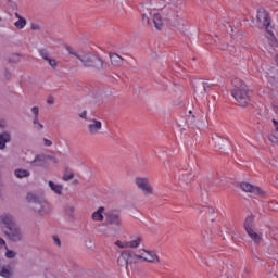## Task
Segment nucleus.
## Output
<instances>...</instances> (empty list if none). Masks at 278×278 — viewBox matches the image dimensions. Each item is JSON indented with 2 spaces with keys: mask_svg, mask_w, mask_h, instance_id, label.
Segmentation results:
<instances>
[{
  "mask_svg": "<svg viewBox=\"0 0 278 278\" xmlns=\"http://www.w3.org/2000/svg\"><path fill=\"white\" fill-rule=\"evenodd\" d=\"M30 112H31V114H33V118H39V116H40V108H38V106H33L31 109H30Z\"/></svg>",
  "mask_w": 278,
  "mask_h": 278,
  "instance_id": "473e14b6",
  "label": "nucleus"
},
{
  "mask_svg": "<svg viewBox=\"0 0 278 278\" xmlns=\"http://www.w3.org/2000/svg\"><path fill=\"white\" fill-rule=\"evenodd\" d=\"M43 147H53L51 139L43 138Z\"/></svg>",
  "mask_w": 278,
  "mask_h": 278,
  "instance_id": "4c0bfd02",
  "label": "nucleus"
},
{
  "mask_svg": "<svg viewBox=\"0 0 278 278\" xmlns=\"http://www.w3.org/2000/svg\"><path fill=\"white\" fill-rule=\"evenodd\" d=\"M67 52L71 54V55H74L75 58H77V55H79L81 52H75V50H73V48L71 47H67Z\"/></svg>",
  "mask_w": 278,
  "mask_h": 278,
  "instance_id": "e433bc0d",
  "label": "nucleus"
},
{
  "mask_svg": "<svg viewBox=\"0 0 278 278\" xmlns=\"http://www.w3.org/2000/svg\"><path fill=\"white\" fill-rule=\"evenodd\" d=\"M4 236H7L10 242H21V240H23V230H21V227L15 224L4 231Z\"/></svg>",
  "mask_w": 278,
  "mask_h": 278,
  "instance_id": "39448f33",
  "label": "nucleus"
},
{
  "mask_svg": "<svg viewBox=\"0 0 278 278\" xmlns=\"http://www.w3.org/2000/svg\"><path fill=\"white\" fill-rule=\"evenodd\" d=\"M118 266L123 268H127L129 264H131V258L129 256V251H123L117 258Z\"/></svg>",
  "mask_w": 278,
  "mask_h": 278,
  "instance_id": "ddd939ff",
  "label": "nucleus"
},
{
  "mask_svg": "<svg viewBox=\"0 0 278 278\" xmlns=\"http://www.w3.org/2000/svg\"><path fill=\"white\" fill-rule=\"evenodd\" d=\"M144 10H149V7H143L142 23L143 25H149V23H151V20L149 18V14L146 13Z\"/></svg>",
  "mask_w": 278,
  "mask_h": 278,
  "instance_id": "c756f323",
  "label": "nucleus"
},
{
  "mask_svg": "<svg viewBox=\"0 0 278 278\" xmlns=\"http://www.w3.org/2000/svg\"><path fill=\"white\" fill-rule=\"evenodd\" d=\"M87 131L89 136H101V131H103V123L96 118L90 119L87 125Z\"/></svg>",
  "mask_w": 278,
  "mask_h": 278,
  "instance_id": "0eeeda50",
  "label": "nucleus"
},
{
  "mask_svg": "<svg viewBox=\"0 0 278 278\" xmlns=\"http://www.w3.org/2000/svg\"><path fill=\"white\" fill-rule=\"evenodd\" d=\"M115 247H118V249H129V241L117 240L115 241Z\"/></svg>",
  "mask_w": 278,
  "mask_h": 278,
  "instance_id": "c85d7f7f",
  "label": "nucleus"
},
{
  "mask_svg": "<svg viewBox=\"0 0 278 278\" xmlns=\"http://www.w3.org/2000/svg\"><path fill=\"white\" fill-rule=\"evenodd\" d=\"M254 220H255V218L253 217V215H250L245 218V222H244L245 231H250L251 229H255Z\"/></svg>",
  "mask_w": 278,
  "mask_h": 278,
  "instance_id": "5701e85b",
  "label": "nucleus"
},
{
  "mask_svg": "<svg viewBox=\"0 0 278 278\" xmlns=\"http://www.w3.org/2000/svg\"><path fill=\"white\" fill-rule=\"evenodd\" d=\"M0 23H3V17H0Z\"/></svg>",
  "mask_w": 278,
  "mask_h": 278,
  "instance_id": "de8ad7c7",
  "label": "nucleus"
},
{
  "mask_svg": "<svg viewBox=\"0 0 278 278\" xmlns=\"http://www.w3.org/2000/svg\"><path fill=\"white\" fill-rule=\"evenodd\" d=\"M33 127L36 131H42L45 129V125L40 123V118H33Z\"/></svg>",
  "mask_w": 278,
  "mask_h": 278,
  "instance_id": "a878e982",
  "label": "nucleus"
},
{
  "mask_svg": "<svg viewBox=\"0 0 278 278\" xmlns=\"http://www.w3.org/2000/svg\"><path fill=\"white\" fill-rule=\"evenodd\" d=\"M273 125H274L276 131H278V121L277 119H273Z\"/></svg>",
  "mask_w": 278,
  "mask_h": 278,
  "instance_id": "a19ab883",
  "label": "nucleus"
},
{
  "mask_svg": "<svg viewBox=\"0 0 278 278\" xmlns=\"http://www.w3.org/2000/svg\"><path fill=\"white\" fill-rule=\"evenodd\" d=\"M15 18H17V21L14 23V27H16V29H25L27 26V20H25V17L21 16L18 13H15Z\"/></svg>",
  "mask_w": 278,
  "mask_h": 278,
  "instance_id": "6ab92c4d",
  "label": "nucleus"
},
{
  "mask_svg": "<svg viewBox=\"0 0 278 278\" xmlns=\"http://www.w3.org/2000/svg\"><path fill=\"white\" fill-rule=\"evenodd\" d=\"M31 166H42L45 164V156H36L35 160L31 161Z\"/></svg>",
  "mask_w": 278,
  "mask_h": 278,
  "instance_id": "cd10ccee",
  "label": "nucleus"
},
{
  "mask_svg": "<svg viewBox=\"0 0 278 278\" xmlns=\"http://www.w3.org/2000/svg\"><path fill=\"white\" fill-rule=\"evenodd\" d=\"M4 255L8 260H14V257H16V252L7 248Z\"/></svg>",
  "mask_w": 278,
  "mask_h": 278,
  "instance_id": "2f4dec72",
  "label": "nucleus"
},
{
  "mask_svg": "<svg viewBox=\"0 0 278 278\" xmlns=\"http://www.w3.org/2000/svg\"><path fill=\"white\" fill-rule=\"evenodd\" d=\"M106 225H110L115 231H118V229H121V226L123 225L121 215L117 213H108Z\"/></svg>",
  "mask_w": 278,
  "mask_h": 278,
  "instance_id": "9d476101",
  "label": "nucleus"
},
{
  "mask_svg": "<svg viewBox=\"0 0 278 278\" xmlns=\"http://www.w3.org/2000/svg\"><path fill=\"white\" fill-rule=\"evenodd\" d=\"M75 174H73V172H67L63 177V181H71V179H74Z\"/></svg>",
  "mask_w": 278,
  "mask_h": 278,
  "instance_id": "72a5a7b5",
  "label": "nucleus"
},
{
  "mask_svg": "<svg viewBox=\"0 0 278 278\" xmlns=\"http://www.w3.org/2000/svg\"><path fill=\"white\" fill-rule=\"evenodd\" d=\"M215 186H220V184H219V182H216Z\"/></svg>",
  "mask_w": 278,
  "mask_h": 278,
  "instance_id": "09e8293b",
  "label": "nucleus"
},
{
  "mask_svg": "<svg viewBox=\"0 0 278 278\" xmlns=\"http://www.w3.org/2000/svg\"><path fill=\"white\" fill-rule=\"evenodd\" d=\"M41 58L42 60H45V62L49 64V66H51V68H53V71L58 68V60L49 55V53L41 52Z\"/></svg>",
  "mask_w": 278,
  "mask_h": 278,
  "instance_id": "f3484780",
  "label": "nucleus"
},
{
  "mask_svg": "<svg viewBox=\"0 0 278 278\" xmlns=\"http://www.w3.org/2000/svg\"><path fill=\"white\" fill-rule=\"evenodd\" d=\"M172 25H174V27H177V29H179V31H181L182 34H188V24L181 18H178L176 22H172Z\"/></svg>",
  "mask_w": 278,
  "mask_h": 278,
  "instance_id": "a211bd4d",
  "label": "nucleus"
},
{
  "mask_svg": "<svg viewBox=\"0 0 278 278\" xmlns=\"http://www.w3.org/2000/svg\"><path fill=\"white\" fill-rule=\"evenodd\" d=\"M136 186L143 192V194H153V187H151V182L149 178L138 177L135 180Z\"/></svg>",
  "mask_w": 278,
  "mask_h": 278,
  "instance_id": "1a4fd4ad",
  "label": "nucleus"
},
{
  "mask_svg": "<svg viewBox=\"0 0 278 278\" xmlns=\"http://www.w3.org/2000/svg\"><path fill=\"white\" fill-rule=\"evenodd\" d=\"M140 257L143 262H148L149 264H160V255L153 250L141 249Z\"/></svg>",
  "mask_w": 278,
  "mask_h": 278,
  "instance_id": "423d86ee",
  "label": "nucleus"
},
{
  "mask_svg": "<svg viewBox=\"0 0 278 278\" xmlns=\"http://www.w3.org/2000/svg\"><path fill=\"white\" fill-rule=\"evenodd\" d=\"M14 175L17 179H25V177H29L31 174L27 169L17 168L14 170Z\"/></svg>",
  "mask_w": 278,
  "mask_h": 278,
  "instance_id": "b1692460",
  "label": "nucleus"
},
{
  "mask_svg": "<svg viewBox=\"0 0 278 278\" xmlns=\"http://www.w3.org/2000/svg\"><path fill=\"white\" fill-rule=\"evenodd\" d=\"M180 180L181 181H188V178H186V173L180 174Z\"/></svg>",
  "mask_w": 278,
  "mask_h": 278,
  "instance_id": "ea45409f",
  "label": "nucleus"
},
{
  "mask_svg": "<svg viewBox=\"0 0 278 278\" xmlns=\"http://www.w3.org/2000/svg\"><path fill=\"white\" fill-rule=\"evenodd\" d=\"M0 276L5 278L12 277V270L10 268L3 267L0 271Z\"/></svg>",
  "mask_w": 278,
  "mask_h": 278,
  "instance_id": "7c9ffc66",
  "label": "nucleus"
},
{
  "mask_svg": "<svg viewBox=\"0 0 278 278\" xmlns=\"http://www.w3.org/2000/svg\"><path fill=\"white\" fill-rule=\"evenodd\" d=\"M152 23L155 29L162 30L164 27H166V25H168V20H166V17L162 16L160 13H154Z\"/></svg>",
  "mask_w": 278,
  "mask_h": 278,
  "instance_id": "f8f14e48",
  "label": "nucleus"
},
{
  "mask_svg": "<svg viewBox=\"0 0 278 278\" xmlns=\"http://www.w3.org/2000/svg\"><path fill=\"white\" fill-rule=\"evenodd\" d=\"M156 8H159V9H160V8H162V5H156Z\"/></svg>",
  "mask_w": 278,
  "mask_h": 278,
  "instance_id": "8fccbe9b",
  "label": "nucleus"
},
{
  "mask_svg": "<svg viewBox=\"0 0 278 278\" xmlns=\"http://www.w3.org/2000/svg\"><path fill=\"white\" fill-rule=\"evenodd\" d=\"M274 112L278 114V106H274Z\"/></svg>",
  "mask_w": 278,
  "mask_h": 278,
  "instance_id": "49530a36",
  "label": "nucleus"
},
{
  "mask_svg": "<svg viewBox=\"0 0 278 278\" xmlns=\"http://www.w3.org/2000/svg\"><path fill=\"white\" fill-rule=\"evenodd\" d=\"M247 233L255 244H260L264 240V235L257 231L256 228L248 230Z\"/></svg>",
  "mask_w": 278,
  "mask_h": 278,
  "instance_id": "4468645a",
  "label": "nucleus"
},
{
  "mask_svg": "<svg viewBox=\"0 0 278 278\" xmlns=\"http://www.w3.org/2000/svg\"><path fill=\"white\" fill-rule=\"evenodd\" d=\"M129 256L131 264H136L137 262H140V260H142V257H140V250L138 251V253L129 251Z\"/></svg>",
  "mask_w": 278,
  "mask_h": 278,
  "instance_id": "bb28decb",
  "label": "nucleus"
},
{
  "mask_svg": "<svg viewBox=\"0 0 278 278\" xmlns=\"http://www.w3.org/2000/svg\"><path fill=\"white\" fill-rule=\"evenodd\" d=\"M275 62H276V64L278 66V53L275 55Z\"/></svg>",
  "mask_w": 278,
  "mask_h": 278,
  "instance_id": "a18cd8bd",
  "label": "nucleus"
},
{
  "mask_svg": "<svg viewBox=\"0 0 278 278\" xmlns=\"http://www.w3.org/2000/svg\"><path fill=\"white\" fill-rule=\"evenodd\" d=\"M111 64L116 67L123 66V58L116 53L110 54Z\"/></svg>",
  "mask_w": 278,
  "mask_h": 278,
  "instance_id": "412c9836",
  "label": "nucleus"
},
{
  "mask_svg": "<svg viewBox=\"0 0 278 278\" xmlns=\"http://www.w3.org/2000/svg\"><path fill=\"white\" fill-rule=\"evenodd\" d=\"M31 29H40V27L38 25H33Z\"/></svg>",
  "mask_w": 278,
  "mask_h": 278,
  "instance_id": "c03bdc74",
  "label": "nucleus"
},
{
  "mask_svg": "<svg viewBox=\"0 0 278 278\" xmlns=\"http://www.w3.org/2000/svg\"><path fill=\"white\" fill-rule=\"evenodd\" d=\"M206 90H207V83L201 81V80L197 83L194 88V92L197 94H205Z\"/></svg>",
  "mask_w": 278,
  "mask_h": 278,
  "instance_id": "4be33fe9",
  "label": "nucleus"
},
{
  "mask_svg": "<svg viewBox=\"0 0 278 278\" xmlns=\"http://www.w3.org/2000/svg\"><path fill=\"white\" fill-rule=\"evenodd\" d=\"M16 225V220L14 219V215L12 213H2L0 214V229H11Z\"/></svg>",
  "mask_w": 278,
  "mask_h": 278,
  "instance_id": "6e6552de",
  "label": "nucleus"
},
{
  "mask_svg": "<svg viewBox=\"0 0 278 278\" xmlns=\"http://www.w3.org/2000/svg\"><path fill=\"white\" fill-rule=\"evenodd\" d=\"M230 28H231V31H233V27H232V26H230Z\"/></svg>",
  "mask_w": 278,
  "mask_h": 278,
  "instance_id": "3c124183",
  "label": "nucleus"
},
{
  "mask_svg": "<svg viewBox=\"0 0 278 278\" xmlns=\"http://www.w3.org/2000/svg\"><path fill=\"white\" fill-rule=\"evenodd\" d=\"M80 118H84V121H86V118H88V111H83L79 114Z\"/></svg>",
  "mask_w": 278,
  "mask_h": 278,
  "instance_id": "58836bf2",
  "label": "nucleus"
},
{
  "mask_svg": "<svg viewBox=\"0 0 278 278\" xmlns=\"http://www.w3.org/2000/svg\"><path fill=\"white\" fill-rule=\"evenodd\" d=\"M271 18L270 13L266 9H258L256 13V25L257 27H265L268 29L270 27Z\"/></svg>",
  "mask_w": 278,
  "mask_h": 278,
  "instance_id": "20e7f679",
  "label": "nucleus"
},
{
  "mask_svg": "<svg viewBox=\"0 0 278 278\" xmlns=\"http://www.w3.org/2000/svg\"><path fill=\"white\" fill-rule=\"evenodd\" d=\"M3 247H5V240L0 239V249L3 248Z\"/></svg>",
  "mask_w": 278,
  "mask_h": 278,
  "instance_id": "79ce46f5",
  "label": "nucleus"
},
{
  "mask_svg": "<svg viewBox=\"0 0 278 278\" xmlns=\"http://www.w3.org/2000/svg\"><path fill=\"white\" fill-rule=\"evenodd\" d=\"M52 242L54 244V247H62V241L60 240L59 236H52Z\"/></svg>",
  "mask_w": 278,
  "mask_h": 278,
  "instance_id": "f704fd0d",
  "label": "nucleus"
},
{
  "mask_svg": "<svg viewBox=\"0 0 278 278\" xmlns=\"http://www.w3.org/2000/svg\"><path fill=\"white\" fill-rule=\"evenodd\" d=\"M27 203H33L31 210L37 216H51V212H53V206L49 200L34 193L28 192L26 194Z\"/></svg>",
  "mask_w": 278,
  "mask_h": 278,
  "instance_id": "f257e3e1",
  "label": "nucleus"
},
{
  "mask_svg": "<svg viewBox=\"0 0 278 278\" xmlns=\"http://www.w3.org/2000/svg\"><path fill=\"white\" fill-rule=\"evenodd\" d=\"M241 189L243 192H251L252 194H264V191H262L260 187H255L249 182H242Z\"/></svg>",
  "mask_w": 278,
  "mask_h": 278,
  "instance_id": "2eb2a0df",
  "label": "nucleus"
},
{
  "mask_svg": "<svg viewBox=\"0 0 278 278\" xmlns=\"http://www.w3.org/2000/svg\"><path fill=\"white\" fill-rule=\"evenodd\" d=\"M142 243V237H136L131 241H128V249H138Z\"/></svg>",
  "mask_w": 278,
  "mask_h": 278,
  "instance_id": "393cba45",
  "label": "nucleus"
},
{
  "mask_svg": "<svg viewBox=\"0 0 278 278\" xmlns=\"http://www.w3.org/2000/svg\"><path fill=\"white\" fill-rule=\"evenodd\" d=\"M48 186L54 194H58L59 197H62V192H64V186L61 184L54 182V181H48Z\"/></svg>",
  "mask_w": 278,
  "mask_h": 278,
  "instance_id": "dca6fc26",
  "label": "nucleus"
},
{
  "mask_svg": "<svg viewBox=\"0 0 278 278\" xmlns=\"http://www.w3.org/2000/svg\"><path fill=\"white\" fill-rule=\"evenodd\" d=\"M108 214L105 207L100 206L91 214V220H93V223H103L105 218H108Z\"/></svg>",
  "mask_w": 278,
  "mask_h": 278,
  "instance_id": "9b49d317",
  "label": "nucleus"
},
{
  "mask_svg": "<svg viewBox=\"0 0 278 278\" xmlns=\"http://www.w3.org/2000/svg\"><path fill=\"white\" fill-rule=\"evenodd\" d=\"M65 212L70 214V216H72V214H75V206L73 205L65 206Z\"/></svg>",
  "mask_w": 278,
  "mask_h": 278,
  "instance_id": "c9c22d12",
  "label": "nucleus"
},
{
  "mask_svg": "<svg viewBox=\"0 0 278 278\" xmlns=\"http://www.w3.org/2000/svg\"><path fill=\"white\" fill-rule=\"evenodd\" d=\"M76 58L86 68H103V61L97 54L80 52V54H76Z\"/></svg>",
  "mask_w": 278,
  "mask_h": 278,
  "instance_id": "7ed1b4c3",
  "label": "nucleus"
},
{
  "mask_svg": "<svg viewBox=\"0 0 278 278\" xmlns=\"http://www.w3.org/2000/svg\"><path fill=\"white\" fill-rule=\"evenodd\" d=\"M12 140V135L10 132L0 134V149H5V144Z\"/></svg>",
  "mask_w": 278,
  "mask_h": 278,
  "instance_id": "aec40b11",
  "label": "nucleus"
},
{
  "mask_svg": "<svg viewBox=\"0 0 278 278\" xmlns=\"http://www.w3.org/2000/svg\"><path fill=\"white\" fill-rule=\"evenodd\" d=\"M49 105H53V98H48Z\"/></svg>",
  "mask_w": 278,
  "mask_h": 278,
  "instance_id": "37998d69",
  "label": "nucleus"
},
{
  "mask_svg": "<svg viewBox=\"0 0 278 278\" xmlns=\"http://www.w3.org/2000/svg\"><path fill=\"white\" fill-rule=\"evenodd\" d=\"M231 88V94L233 99L239 103L241 108H247L251 103V98L249 97V87L240 78H233Z\"/></svg>",
  "mask_w": 278,
  "mask_h": 278,
  "instance_id": "f03ea898",
  "label": "nucleus"
}]
</instances>
